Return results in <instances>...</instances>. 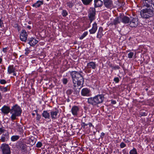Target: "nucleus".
Wrapping results in <instances>:
<instances>
[{"label":"nucleus","mask_w":154,"mask_h":154,"mask_svg":"<svg viewBox=\"0 0 154 154\" xmlns=\"http://www.w3.org/2000/svg\"><path fill=\"white\" fill-rule=\"evenodd\" d=\"M70 75L74 87H76L77 85L80 86L83 84L84 79L80 73L76 71H72L70 72Z\"/></svg>","instance_id":"obj_1"},{"label":"nucleus","mask_w":154,"mask_h":154,"mask_svg":"<svg viewBox=\"0 0 154 154\" xmlns=\"http://www.w3.org/2000/svg\"><path fill=\"white\" fill-rule=\"evenodd\" d=\"M146 8L142 10L140 12L141 17L144 18H148L152 16L153 14L152 8L146 5Z\"/></svg>","instance_id":"obj_2"},{"label":"nucleus","mask_w":154,"mask_h":154,"mask_svg":"<svg viewBox=\"0 0 154 154\" xmlns=\"http://www.w3.org/2000/svg\"><path fill=\"white\" fill-rule=\"evenodd\" d=\"M104 97L103 95H98L93 98L91 97L88 99L89 103L93 105L102 103L104 100Z\"/></svg>","instance_id":"obj_3"},{"label":"nucleus","mask_w":154,"mask_h":154,"mask_svg":"<svg viewBox=\"0 0 154 154\" xmlns=\"http://www.w3.org/2000/svg\"><path fill=\"white\" fill-rule=\"evenodd\" d=\"M11 111L12 114L11 118L13 120H14L16 117L20 115L21 112L20 107L17 105H15L13 106Z\"/></svg>","instance_id":"obj_4"},{"label":"nucleus","mask_w":154,"mask_h":154,"mask_svg":"<svg viewBox=\"0 0 154 154\" xmlns=\"http://www.w3.org/2000/svg\"><path fill=\"white\" fill-rule=\"evenodd\" d=\"M1 148L3 154H10V149L8 145L3 144L1 146Z\"/></svg>","instance_id":"obj_5"},{"label":"nucleus","mask_w":154,"mask_h":154,"mask_svg":"<svg viewBox=\"0 0 154 154\" xmlns=\"http://www.w3.org/2000/svg\"><path fill=\"white\" fill-rule=\"evenodd\" d=\"M95 14V9L93 8H90L89 11L88 16L91 23L94 19Z\"/></svg>","instance_id":"obj_6"},{"label":"nucleus","mask_w":154,"mask_h":154,"mask_svg":"<svg viewBox=\"0 0 154 154\" xmlns=\"http://www.w3.org/2000/svg\"><path fill=\"white\" fill-rule=\"evenodd\" d=\"M10 128L17 131H21L22 130L21 126L18 123L14 122L11 123L10 126Z\"/></svg>","instance_id":"obj_7"},{"label":"nucleus","mask_w":154,"mask_h":154,"mask_svg":"<svg viewBox=\"0 0 154 154\" xmlns=\"http://www.w3.org/2000/svg\"><path fill=\"white\" fill-rule=\"evenodd\" d=\"M27 34L24 30H22L20 35V38L21 41L26 42L27 38Z\"/></svg>","instance_id":"obj_8"},{"label":"nucleus","mask_w":154,"mask_h":154,"mask_svg":"<svg viewBox=\"0 0 154 154\" xmlns=\"http://www.w3.org/2000/svg\"><path fill=\"white\" fill-rule=\"evenodd\" d=\"M129 25L131 27H136L138 25V22L137 19L130 17Z\"/></svg>","instance_id":"obj_9"},{"label":"nucleus","mask_w":154,"mask_h":154,"mask_svg":"<svg viewBox=\"0 0 154 154\" xmlns=\"http://www.w3.org/2000/svg\"><path fill=\"white\" fill-rule=\"evenodd\" d=\"M103 4L106 8H108L112 6V2L111 0H103Z\"/></svg>","instance_id":"obj_10"},{"label":"nucleus","mask_w":154,"mask_h":154,"mask_svg":"<svg viewBox=\"0 0 154 154\" xmlns=\"http://www.w3.org/2000/svg\"><path fill=\"white\" fill-rule=\"evenodd\" d=\"M71 111L72 115L75 116H76L79 111V108L77 106H74L72 107Z\"/></svg>","instance_id":"obj_11"},{"label":"nucleus","mask_w":154,"mask_h":154,"mask_svg":"<svg viewBox=\"0 0 154 154\" xmlns=\"http://www.w3.org/2000/svg\"><path fill=\"white\" fill-rule=\"evenodd\" d=\"M96 66L95 63L91 62L87 63L86 68L88 69H95L96 67Z\"/></svg>","instance_id":"obj_12"},{"label":"nucleus","mask_w":154,"mask_h":154,"mask_svg":"<svg viewBox=\"0 0 154 154\" xmlns=\"http://www.w3.org/2000/svg\"><path fill=\"white\" fill-rule=\"evenodd\" d=\"M28 43L31 46H33L35 45L38 42V41L35 38H29L28 40Z\"/></svg>","instance_id":"obj_13"},{"label":"nucleus","mask_w":154,"mask_h":154,"mask_svg":"<svg viewBox=\"0 0 154 154\" xmlns=\"http://www.w3.org/2000/svg\"><path fill=\"white\" fill-rule=\"evenodd\" d=\"M97 29V24L96 23H94L92 25V28L91 29L89 30V32L90 34H93L95 33L96 32Z\"/></svg>","instance_id":"obj_14"},{"label":"nucleus","mask_w":154,"mask_h":154,"mask_svg":"<svg viewBox=\"0 0 154 154\" xmlns=\"http://www.w3.org/2000/svg\"><path fill=\"white\" fill-rule=\"evenodd\" d=\"M89 93V90L87 88H84L81 91L82 94L84 96L88 95Z\"/></svg>","instance_id":"obj_15"},{"label":"nucleus","mask_w":154,"mask_h":154,"mask_svg":"<svg viewBox=\"0 0 154 154\" xmlns=\"http://www.w3.org/2000/svg\"><path fill=\"white\" fill-rule=\"evenodd\" d=\"M43 4V1H38L32 5L33 7L37 8L40 7L41 5Z\"/></svg>","instance_id":"obj_16"},{"label":"nucleus","mask_w":154,"mask_h":154,"mask_svg":"<svg viewBox=\"0 0 154 154\" xmlns=\"http://www.w3.org/2000/svg\"><path fill=\"white\" fill-rule=\"evenodd\" d=\"M94 2L95 7H100L103 5V2L100 0H94Z\"/></svg>","instance_id":"obj_17"},{"label":"nucleus","mask_w":154,"mask_h":154,"mask_svg":"<svg viewBox=\"0 0 154 154\" xmlns=\"http://www.w3.org/2000/svg\"><path fill=\"white\" fill-rule=\"evenodd\" d=\"M130 18L126 16H122V21L125 23H129Z\"/></svg>","instance_id":"obj_18"},{"label":"nucleus","mask_w":154,"mask_h":154,"mask_svg":"<svg viewBox=\"0 0 154 154\" xmlns=\"http://www.w3.org/2000/svg\"><path fill=\"white\" fill-rule=\"evenodd\" d=\"M103 29L102 27H100L99 28L97 34V37L100 38L102 37L103 35Z\"/></svg>","instance_id":"obj_19"},{"label":"nucleus","mask_w":154,"mask_h":154,"mask_svg":"<svg viewBox=\"0 0 154 154\" xmlns=\"http://www.w3.org/2000/svg\"><path fill=\"white\" fill-rule=\"evenodd\" d=\"M121 21H122V16H119L114 20L112 24L116 25L120 23Z\"/></svg>","instance_id":"obj_20"},{"label":"nucleus","mask_w":154,"mask_h":154,"mask_svg":"<svg viewBox=\"0 0 154 154\" xmlns=\"http://www.w3.org/2000/svg\"><path fill=\"white\" fill-rule=\"evenodd\" d=\"M2 112L5 114L8 113L10 111V108L8 107L4 106L1 109Z\"/></svg>","instance_id":"obj_21"},{"label":"nucleus","mask_w":154,"mask_h":154,"mask_svg":"<svg viewBox=\"0 0 154 154\" xmlns=\"http://www.w3.org/2000/svg\"><path fill=\"white\" fill-rule=\"evenodd\" d=\"M145 2V5L150 6V4L152 5L154 7V0H143Z\"/></svg>","instance_id":"obj_22"},{"label":"nucleus","mask_w":154,"mask_h":154,"mask_svg":"<svg viewBox=\"0 0 154 154\" xmlns=\"http://www.w3.org/2000/svg\"><path fill=\"white\" fill-rule=\"evenodd\" d=\"M58 112L57 111H52L51 112V117L52 119H54L56 118Z\"/></svg>","instance_id":"obj_23"},{"label":"nucleus","mask_w":154,"mask_h":154,"mask_svg":"<svg viewBox=\"0 0 154 154\" xmlns=\"http://www.w3.org/2000/svg\"><path fill=\"white\" fill-rule=\"evenodd\" d=\"M42 116L45 118L49 119L50 115L46 111H44L42 114Z\"/></svg>","instance_id":"obj_24"},{"label":"nucleus","mask_w":154,"mask_h":154,"mask_svg":"<svg viewBox=\"0 0 154 154\" xmlns=\"http://www.w3.org/2000/svg\"><path fill=\"white\" fill-rule=\"evenodd\" d=\"M83 4L85 5H89L92 0H82Z\"/></svg>","instance_id":"obj_25"},{"label":"nucleus","mask_w":154,"mask_h":154,"mask_svg":"<svg viewBox=\"0 0 154 154\" xmlns=\"http://www.w3.org/2000/svg\"><path fill=\"white\" fill-rule=\"evenodd\" d=\"M8 72L9 74L13 72H14V69L12 66H9L8 68Z\"/></svg>","instance_id":"obj_26"},{"label":"nucleus","mask_w":154,"mask_h":154,"mask_svg":"<svg viewBox=\"0 0 154 154\" xmlns=\"http://www.w3.org/2000/svg\"><path fill=\"white\" fill-rule=\"evenodd\" d=\"M19 138L18 135H14L11 137V140L13 141H15L18 140Z\"/></svg>","instance_id":"obj_27"},{"label":"nucleus","mask_w":154,"mask_h":154,"mask_svg":"<svg viewBox=\"0 0 154 154\" xmlns=\"http://www.w3.org/2000/svg\"><path fill=\"white\" fill-rule=\"evenodd\" d=\"M129 153L130 154H137L136 149L134 148L130 151Z\"/></svg>","instance_id":"obj_28"},{"label":"nucleus","mask_w":154,"mask_h":154,"mask_svg":"<svg viewBox=\"0 0 154 154\" xmlns=\"http://www.w3.org/2000/svg\"><path fill=\"white\" fill-rule=\"evenodd\" d=\"M0 89L3 92H6L8 90L7 88V87H0Z\"/></svg>","instance_id":"obj_29"},{"label":"nucleus","mask_w":154,"mask_h":154,"mask_svg":"<svg viewBox=\"0 0 154 154\" xmlns=\"http://www.w3.org/2000/svg\"><path fill=\"white\" fill-rule=\"evenodd\" d=\"M87 35V32H85L82 35V36L80 37V39H83L86 35Z\"/></svg>","instance_id":"obj_30"},{"label":"nucleus","mask_w":154,"mask_h":154,"mask_svg":"<svg viewBox=\"0 0 154 154\" xmlns=\"http://www.w3.org/2000/svg\"><path fill=\"white\" fill-rule=\"evenodd\" d=\"M42 143L41 142H38L36 144V146L37 147L40 148L42 146Z\"/></svg>","instance_id":"obj_31"},{"label":"nucleus","mask_w":154,"mask_h":154,"mask_svg":"<svg viewBox=\"0 0 154 154\" xmlns=\"http://www.w3.org/2000/svg\"><path fill=\"white\" fill-rule=\"evenodd\" d=\"M36 112H37L36 111H35ZM41 116L39 115L38 114L37 112H36V120L38 121L40 119H41Z\"/></svg>","instance_id":"obj_32"},{"label":"nucleus","mask_w":154,"mask_h":154,"mask_svg":"<svg viewBox=\"0 0 154 154\" xmlns=\"http://www.w3.org/2000/svg\"><path fill=\"white\" fill-rule=\"evenodd\" d=\"M62 14L63 16H66L68 14L67 11L66 10H63L62 12Z\"/></svg>","instance_id":"obj_33"},{"label":"nucleus","mask_w":154,"mask_h":154,"mask_svg":"<svg viewBox=\"0 0 154 154\" xmlns=\"http://www.w3.org/2000/svg\"><path fill=\"white\" fill-rule=\"evenodd\" d=\"M134 53L132 52H131L128 54V57L129 58H132L133 56L134 55Z\"/></svg>","instance_id":"obj_34"},{"label":"nucleus","mask_w":154,"mask_h":154,"mask_svg":"<svg viewBox=\"0 0 154 154\" xmlns=\"http://www.w3.org/2000/svg\"><path fill=\"white\" fill-rule=\"evenodd\" d=\"M0 83L2 84H5L6 83V82L4 79H1L0 80Z\"/></svg>","instance_id":"obj_35"},{"label":"nucleus","mask_w":154,"mask_h":154,"mask_svg":"<svg viewBox=\"0 0 154 154\" xmlns=\"http://www.w3.org/2000/svg\"><path fill=\"white\" fill-rule=\"evenodd\" d=\"M25 51H26L25 52V54L26 55H27L30 51L29 50L28 48H26V49H25Z\"/></svg>","instance_id":"obj_36"},{"label":"nucleus","mask_w":154,"mask_h":154,"mask_svg":"<svg viewBox=\"0 0 154 154\" xmlns=\"http://www.w3.org/2000/svg\"><path fill=\"white\" fill-rule=\"evenodd\" d=\"M125 144L123 142L121 143L120 144V146L121 148H123L125 147Z\"/></svg>","instance_id":"obj_37"},{"label":"nucleus","mask_w":154,"mask_h":154,"mask_svg":"<svg viewBox=\"0 0 154 154\" xmlns=\"http://www.w3.org/2000/svg\"><path fill=\"white\" fill-rule=\"evenodd\" d=\"M63 83L64 84H66L67 82V80L66 79H64L63 80Z\"/></svg>","instance_id":"obj_38"},{"label":"nucleus","mask_w":154,"mask_h":154,"mask_svg":"<svg viewBox=\"0 0 154 154\" xmlns=\"http://www.w3.org/2000/svg\"><path fill=\"white\" fill-rule=\"evenodd\" d=\"M114 81L116 83H118L119 82V79L118 77L115 78L114 79Z\"/></svg>","instance_id":"obj_39"},{"label":"nucleus","mask_w":154,"mask_h":154,"mask_svg":"<svg viewBox=\"0 0 154 154\" xmlns=\"http://www.w3.org/2000/svg\"><path fill=\"white\" fill-rule=\"evenodd\" d=\"M67 5L69 6L70 8H71L73 6V4L72 3H67Z\"/></svg>","instance_id":"obj_40"},{"label":"nucleus","mask_w":154,"mask_h":154,"mask_svg":"<svg viewBox=\"0 0 154 154\" xmlns=\"http://www.w3.org/2000/svg\"><path fill=\"white\" fill-rule=\"evenodd\" d=\"M1 140L3 142H5L6 140V137H1Z\"/></svg>","instance_id":"obj_41"},{"label":"nucleus","mask_w":154,"mask_h":154,"mask_svg":"<svg viewBox=\"0 0 154 154\" xmlns=\"http://www.w3.org/2000/svg\"><path fill=\"white\" fill-rule=\"evenodd\" d=\"M3 22L2 20L0 19V26L2 27L3 26Z\"/></svg>","instance_id":"obj_42"},{"label":"nucleus","mask_w":154,"mask_h":154,"mask_svg":"<svg viewBox=\"0 0 154 154\" xmlns=\"http://www.w3.org/2000/svg\"><path fill=\"white\" fill-rule=\"evenodd\" d=\"M4 130L2 128H0V134H1L3 132Z\"/></svg>","instance_id":"obj_43"},{"label":"nucleus","mask_w":154,"mask_h":154,"mask_svg":"<svg viewBox=\"0 0 154 154\" xmlns=\"http://www.w3.org/2000/svg\"><path fill=\"white\" fill-rule=\"evenodd\" d=\"M101 135L102 136H104V134L103 133H102Z\"/></svg>","instance_id":"obj_44"},{"label":"nucleus","mask_w":154,"mask_h":154,"mask_svg":"<svg viewBox=\"0 0 154 154\" xmlns=\"http://www.w3.org/2000/svg\"><path fill=\"white\" fill-rule=\"evenodd\" d=\"M27 28L29 29H30L31 28V27L29 26H27Z\"/></svg>","instance_id":"obj_45"},{"label":"nucleus","mask_w":154,"mask_h":154,"mask_svg":"<svg viewBox=\"0 0 154 154\" xmlns=\"http://www.w3.org/2000/svg\"><path fill=\"white\" fill-rule=\"evenodd\" d=\"M2 58H0V63L2 62Z\"/></svg>","instance_id":"obj_46"},{"label":"nucleus","mask_w":154,"mask_h":154,"mask_svg":"<svg viewBox=\"0 0 154 154\" xmlns=\"http://www.w3.org/2000/svg\"><path fill=\"white\" fill-rule=\"evenodd\" d=\"M119 66H117L116 67V68L117 69H119Z\"/></svg>","instance_id":"obj_47"},{"label":"nucleus","mask_w":154,"mask_h":154,"mask_svg":"<svg viewBox=\"0 0 154 154\" xmlns=\"http://www.w3.org/2000/svg\"><path fill=\"white\" fill-rule=\"evenodd\" d=\"M23 146L24 147V148L23 149H25V148L26 147V146L25 145H23Z\"/></svg>","instance_id":"obj_48"},{"label":"nucleus","mask_w":154,"mask_h":154,"mask_svg":"<svg viewBox=\"0 0 154 154\" xmlns=\"http://www.w3.org/2000/svg\"><path fill=\"white\" fill-rule=\"evenodd\" d=\"M32 115L33 116H34L35 115V113H32Z\"/></svg>","instance_id":"obj_49"},{"label":"nucleus","mask_w":154,"mask_h":154,"mask_svg":"<svg viewBox=\"0 0 154 154\" xmlns=\"http://www.w3.org/2000/svg\"><path fill=\"white\" fill-rule=\"evenodd\" d=\"M114 103H115V102H114Z\"/></svg>","instance_id":"obj_50"},{"label":"nucleus","mask_w":154,"mask_h":154,"mask_svg":"<svg viewBox=\"0 0 154 154\" xmlns=\"http://www.w3.org/2000/svg\"><path fill=\"white\" fill-rule=\"evenodd\" d=\"M114 103H115V102H114Z\"/></svg>","instance_id":"obj_51"},{"label":"nucleus","mask_w":154,"mask_h":154,"mask_svg":"<svg viewBox=\"0 0 154 154\" xmlns=\"http://www.w3.org/2000/svg\"><path fill=\"white\" fill-rule=\"evenodd\" d=\"M47 0V1H49V0Z\"/></svg>","instance_id":"obj_52"},{"label":"nucleus","mask_w":154,"mask_h":154,"mask_svg":"<svg viewBox=\"0 0 154 154\" xmlns=\"http://www.w3.org/2000/svg\"><path fill=\"white\" fill-rule=\"evenodd\" d=\"M107 154V153H106V154Z\"/></svg>","instance_id":"obj_53"}]
</instances>
